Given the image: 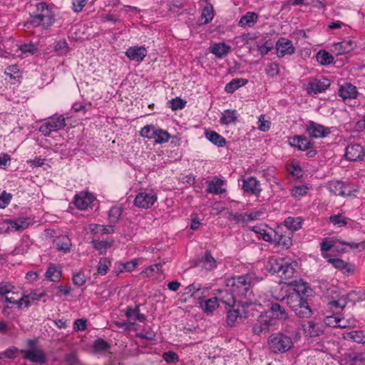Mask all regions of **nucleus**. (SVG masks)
Masks as SVG:
<instances>
[{
	"mask_svg": "<svg viewBox=\"0 0 365 365\" xmlns=\"http://www.w3.org/2000/svg\"><path fill=\"white\" fill-rule=\"evenodd\" d=\"M308 190L309 188L306 185L296 186L292 190V195L295 197H302L307 193Z\"/></svg>",
	"mask_w": 365,
	"mask_h": 365,
	"instance_id": "obj_52",
	"label": "nucleus"
},
{
	"mask_svg": "<svg viewBox=\"0 0 365 365\" xmlns=\"http://www.w3.org/2000/svg\"><path fill=\"white\" fill-rule=\"evenodd\" d=\"M258 123V128L263 132H266L270 128V122L264 120V116L262 115L259 116Z\"/></svg>",
	"mask_w": 365,
	"mask_h": 365,
	"instance_id": "obj_60",
	"label": "nucleus"
},
{
	"mask_svg": "<svg viewBox=\"0 0 365 365\" xmlns=\"http://www.w3.org/2000/svg\"><path fill=\"white\" fill-rule=\"evenodd\" d=\"M330 81L325 78H312L307 86L309 94H317L325 91L330 86Z\"/></svg>",
	"mask_w": 365,
	"mask_h": 365,
	"instance_id": "obj_8",
	"label": "nucleus"
},
{
	"mask_svg": "<svg viewBox=\"0 0 365 365\" xmlns=\"http://www.w3.org/2000/svg\"><path fill=\"white\" fill-rule=\"evenodd\" d=\"M87 320L84 319H78L75 320L73 323V329L76 331H83L86 329Z\"/></svg>",
	"mask_w": 365,
	"mask_h": 365,
	"instance_id": "obj_64",
	"label": "nucleus"
},
{
	"mask_svg": "<svg viewBox=\"0 0 365 365\" xmlns=\"http://www.w3.org/2000/svg\"><path fill=\"white\" fill-rule=\"evenodd\" d=\"M206 138L218 147H223L226 144V140L221 135L213 130L205 131Z\"/></svg>",
	"mask_w": 365,
	"mask_h": 365,
	"instance_id": "obj_27",
	"label": "nucleus"
},
{
	"mask_svg": "<svg viewBox=\"0 0 365 365\" xmlns=\"http://www.w3.org/2000/svg\"><path fill=\"white\" fill-rule=\"evenodd\" d=\"M365 336L362 331H352L347 334L346 339H351L356 343H364Z\"/></svg>",
	"mask_w": 365,
	"mask_h": 365,
	"instance_id": "obj_45",
	"label": "nucleus"
},
{
	"mask_svg": "<svg viewBox=\"0 0 365 365\" xmlns=\"http://www.w3.org/2000/svg\"><path fill=\"white\" fill-rule=\"evenodd\" d=\"M352 48L353 42L350 40L338 42L333 45V51L335 52L337 56L348 53Z\"/></svg>",
	"mask_w": 365,
	"mask_h": 365,
	"instance_id": "obj_25",
	"label": "nucleus"
},
{
	"mask_svg": "<svg viewBox=\"0 0 365 365\" xmlns=\"http://www.w3.org/2000/svg\"><path fill=\"white\" fill-rule=\"evenodd\" d=\"M153 138L155 139V142L159 144L168 142L170 138V134L168 131L162 129H156Z\"/></svg>",
	"mask_w": 365,
	"mask_h": 365,
	"instance_id": "obj_37",
	"label": "nucleus"
},
{
	"mask_svg": "<svg viewBox=\"0 0 365 365\" xmlns=\"http://www.w3.org/2000/svg\"><path fill=\"white\" fill-rule=\"evenodd\" d=\"M302 326L303 327L304 333L307 336L316 337L322 333V330L320 329L319 325L313 321H309L306 324H302Z\"/></svg>",
	"mask_w": 365,
	"mask_h": 365,
	"instance_id": "obj_22",
	"label": "nucleus"
},
{
	"mask_svg": "<svg viewBox=\"0 0 365 365\" xmlns=\"http://www.w3.org/2000/svg\"><path fill=\"white\" fill-rule=\"evenodd\" d=\"M339 96L344 99H353L357 96L356 86L351 83H345L339 88Z\"/></svg>",
	"mask_w": 365,
	"mask_h": 365,
	"instance_id": "obj_23",
	"label": "nucleus"
},
{
	"mask_svg": "<svg viewBox=\"0 0 365 365\" xmlns=\"http://www.w3.org/2000/svg\"><path fill=\"white\" fill-rule=\"evenodd\" d=\"M364 155V148L359 144L349 145L346 148L345 157L350 161L361 160Z\"/></svg>",
	"mask_w": 365,
	"mask_h": 365,
	"instance_id": "obj_13",
	"label": "nucleus"
},
{
	"mask_svg": "<svg viewBox=\"0 0 365 365\" xmlns=\"http://www.w3.org/2000/svg\"><path fill=\"white\" fill-rule=\"evenodd\" d=\"M138 336L141 339L153 341L155 339V333L151 329H145L142 332L139 333Z\"/></svg>",
	"mask_w": 365,
	"mask_h": 365,
	"instance_id": "obj_61",
	"label": "nucleus"
},
{
	"mask_svg": "<svg viewBox=\"0 0 365 365\" xmlns=\"http://www.w3.org/2000/svg\"><path fill=\"white\" fill-rule=\"evenodd\" d=\"M311 292L312 290L308 286L307 283L302 281H295L294 288L292 292V294H297V295L304 297V298L307 299Z\"/></svg>",
	"mask_w": 365,
	"mask_h": 365,
	"instance_id": "obj_24",
	"label": "nucleus"
},
{
	"mask_svg": "<svg viewBox=\"0 0 365 365\" xmlns=\"http://www.w3.org/2000/svg\"><path fill=\"white\" fill-rule=\"evenodd\" d=\"M341 319L334 317V316H329L327 317L325 319V323L329 326L333 327H340V328H345L347 327L345 324H341Z\"/></svg>",
	"mask_w": 365,
	"mask_h": 365,
	"instance_id": "obj_46",
	"label": "nucleus"
},
{
	"mask_svg": "<svg viewBox=\"0 0 365 365\" xmlns=\"http://www.w3.org/2000/svg\"><path fill=\"white\" fill-rule=\"evenodd\" d=\"M66 126L65 118L62 116H52L46 120L39 128V131L48 136L53 131H57Z\"/></svg>",
	"mask_w": 365,
	"mask_h": 365,
	"instance_id": "obj_6",
	"label": "nucleus"
},
{
	"mask_svg": "<svg viewBox=\"0 0 365 365\" xmlns=\"http://www.w3.org/2000/svg\"><path fill=\"white\" fill-rule=\"evenodd\" d=\"M93 195L88 192H81L76 194L74 199V205L79 210H86L93 202Z\"/></svg>",
	"mask_w": 365,
	"mask_h": 365,
	"instance_id": "obj_17",
	"label": "nucleus"
},
{
	"mask_svg": "<svg viewBox=\"0 0 365 365\" xmlns=\"http://www.w3.org/2000/svg\"><path fill=\"white\" fill-rule=\"evenodd\" d=\"M345 356L351 362H359L365 364V354L362 352L349 351L345 354Z\"/></svg>",
	"mask_w": 365,
	"mask_h": 365,
	"instance_id": "obj_36",
	"label": "nucleus"
},
{
	"mask_svg": "<svg viewBox=\"0 0 365 365\" xmlns=\"http://www.w3.org/2000/svg\"><path fill=\"white\" fill-rule=\"evenodd\" d=\"M270 312L272 313V318L275 317L279 319L287 318V313L284 308L278 303L272 304Z\"/></svg>",
	"mask_w": 365,
	"mask_h": 365,
	"instance_id": "obj_31",
	"label": "nucleus"
},
{
	"mask_svg": "<svg viewBox=\"0 0 365 365\" xmlns=\"http://www.w3.org/2000/svg\"><path fill=\"white\" fill-rule=\"evenodd\" d=\"M214 16L213 7L212 6H205L201 14V21L203 24L210 23Z\"/></svg>",
	"mask_w": 365,
	"mask_h": 365,
	"instance_id": "obj_40",
	"label": "nucleus"
},
{
	"mask_svg": "<svg viewBox=\"0 0 365 365\" xmlns=\"http://www.w3.org/2000/svg\"><path fill=\"white\" fill-rule=\"evenodd\" d=\"M237 119V113L235 110H225L220 118V122L225 125L235 123Z\"/></svg>",
	"mask_w": 365,
	"mask_h": 365,
	"instance_id": "obj_29",
	"label": "nucleus"
},
{
	"mask_svg": "<svg viewBox=\"0 0 365 365\" xmlns=\"http://www.w3.org/2000/svg\"><path fill=\"white\" fill-rule=\"evenodd\" d=\"M122 214V210L120 207H112L108 212V220L110 222H117Z\"/></svg>",
	"mask_w": 365,
	"mask_h": 365,
	"instance_id": "obj_44",
	"label": "nucleus"
},
{
	"mask_svg": "<svg viewBox=\"0 0 365 365\" xmlns=\"http://www.w3.org/2000/svg\"><path fill=\"white\" fill-rule=\"evenodd\" d=\"M247 312L244 310L241 312L238 308H232L227 311V324L228 326L232 327L234 323L237 320L242 321L243 319L247 318Z\"/></svg>",
	"mask_w": 365,
	"mask_h": 365,
	"instance_id": "obj_19",
	"label": "nucleus"
},
{
	"mask_svg": "<svg viewBox=\"0 0 365 365\" xmlns=\"http://www.w3.org/2000/svg\"><path fill=\"white\" fill-rule=\"evenodd\" d=\"M86 282V277L83 273H77L73 276V282L78 287L83 286Z\"/></svg>",
	"mask_w": 365,
	"mask_h": 365,
	"instance_id": "obj_59",
	"label": "nucleus"
},
{
	"mask_svg": "<svg viewBox=\"0 0 365 365\" xmlns=\"http://www.w3.org/2000/svg\"><path fill=\"white\" fill-rule=\"evenodd\" d=\"M228 219L230 220L235 221L236 222L245 223L246 216H245V214L242 215V214L238 213V212H237V213L230 212L229 215H228Z\"/></svg>",
	"mask_w": 365,
	"mask_h": 365,
	"instance_id": "obj_62",
	"label": "nucleus"
},
{
	"mask_svg": "<svg viewBox=\"0 0 365 365\" xmlns=\"http://www.w3.org/2000/svg\"><path fill=\"white\" fill-rule=\"evenodd\" d=\"M195 266L204 268L207 270H212L217 267V262L215 259L212 256L210 251H206L204 256L199 259Z\"/></svg>",
	"mask_w": 365,
	"mask_h": 365,
	"instance_id": "obj_16",
	"label": "nucleus"
},
{
	"mask_svg": "<svg viewBox=\"0 0 365 365\" xmlns=\"http://www.w3.org/2000/svg\"><path fill=\"white\" fill-rule=\"evenodd\" d=\"M54 243L58 251L67 253L71 250V242L70 239L66 235L58 237L55 240Z\"/></svg>",
	"mask_w": 365,
	"mask_h": 365,
	"instance_id": "obj_26",
	"label": "nucleus"
},
{
	"mask_svg": "<svg viewBox=\"0 0 365 365\" xmlns=\"http://www.w3.org/2000/svg\"><path fill=\"white\" fill-rule=\"evenodd\" d=\"M204 312L207 314H211L219 306L217 297H212L205 301V304L202 305Z\"/></svg>",
	"mask_w": 365,
	"mask_h": 365,
	"instance_id": "obj_38",
	"label": "nucleus"
},
{
	"mask_svg": "<svg viewBox=\"0 0 365 365\" xmlns=\"http://www.w3.org/2000/svg\"><path fill=\"white\" fill-rule=\"evenodd\" d=\"M164 360L168 363H175L179 361L178 355L174 351L165 352L163 355Z\"/></svg>",
	"mask_w": 365,
	"mask_h": 365,
	"instance_id": "obj_56",
	"label": "nucleus"
},
{
	"mask_svg": "<svg viewBox=\"0 0 365 365\" xmlns=\"http://www.w3.org/2000/svg\"><path fill=\"white\" fill-rule=\"evenodd\" d=\"M317 58L318 62L322 65L330 64L334 60L332 55L325 51H319L317 53Z\"/></svg>",
	"mask_w": 365,
	"mask_h": 365,
	"instance_id": "obj_43",
	"label": "nucleus"
},
{
	"mask_svg": "<svg viewBox=\"0 0 365 365\" xmlns=\"http://www.w3.org/2000/svg\"><path fill=\"white\" fill-rule=\"evenodd\" d=\"M269 264L270 271L277 274L282 279H289L294 276V267L284 259L272 260Z\"/></svg>",
	"mask_w": 365,
	"mask_h": 365,
	"instance_id": "obj_5",
	"label": "nucleus"
},
{
	"mask_svg": "<svg viewBox=\"0 0 365 365\" xmlns=\"http://www.w3.org/2000/svg\"><path fill=\"white\" fill-rule=\"evenodd\" d=\"M23 357L33 363L43 364L46 361V357L43 351L37 348H32L28 350H21Z\"/></svg>",
	"mask_w": 365,
	"mask_h": 365,
	"instance_id": "obj_10",
	"label": "nucleus"
},
{
	"mask_svg": "<svg viewBox=\"0 0 365 365\" xmlns=\"http://www.w3.org/2000/svg\"><path fill=\"white\" fill-rule=\"evenodd\" d=\"M61 277V272L51 264L46 272V277L51 282H58Z\"/></svg>",
	"mask_w": 365,
	"mask_h": 365,
	"instance_id": "obj_32",
	"label": "nucleus"
},
{
	"mask_svg": "<svg viewBox=\"0 0 365 365\" xmlns=\"http://www.w3.org/2000/svg\"><path fill=\"white\" fill-rule=\"evenodd\" d=\"M111 262L110 261L106 258V257H102L100 259L97 267V272L98 274L101 275H105L108 268L110 267Z\"/></svg>",
	"mask_w": 365,
	"mask_h": 365,
	"instance_id": "obj_41",
	"label": "nucleus"
},
{
	"mask_svg": "<svg viewBox=\"0 0 365 365\" xmlns=\"http://www.w3.org/2000/svg\"><path fill=\"white\" fill-rule=\"evenodd\" d=\"M277 55L282 58L285 55H291L295 52L292 42L285 38H279L276 43Z\"/></svg>",
	"mask_w": 365,
	"mask_h": 365,
	"instance_id": "obj_11",
	"label": "nucleus"
},
{
	"mask_svg": "<svg viewBox=\"0 0 365 365\" xmlns=\"http://www.w3.org/2000/svg\"><path fill=\"white\" fill-rule=\"evenodd\" d=\"M264 71L267 76L274 77L279 73V64L275 62L272 63L267 66Z\"/></svg>",
	"mask_w": 365,
	"mask_h": 365,
	"instance_id": "obj_48",
	"label": "nucleus"
},
{
	"mask_svg": "<svg viewBox=\"0 0 365 365\" xmlns=\"http://www.w3.org/2000/svg\"><path fill=\"white\" fill-rule=\"evenodd\" d=\"M30 16L31 20L29 23L34 27L41 26L48 28L51 26L54 20L52 8L45 2L36 4Z\"/></svg>",
	"mask_w": 365,
	"mask_h": 365,
	"instance_id": "obj_2",
	"label": "nucleus"
},
{
	"mask_svg": "<svg viewBox=\"0 0 365 365\" xmlns=\"http://www.w3.org/2000/svg\"><path fill=\"white\" fill-rule=\"evenodd\" d=\"M157 200V195L153 192H139L135 200L134 205L138 207L148 209L153 206Z\"/></svg>",
	"mask_w": 365,
	"mask_h": 365,
	"instance_id": "obj_9",
	"label": "nucleus"
},
{
	"mask_svg": "<svg viewBox=\"0 0 365 365\" xmlns=\"http://www.w3.org/2000/svg\"><path fill=\"white\" fill-rule=\"evenodd\" d=\"M12 195L10 193L4 191L0 195V208H5L10 203Z\"/></svg>",
	"mask_w": 365,
	"mask_h": 365,
	"instance_id": "obj_55",
	"label": "nucleus"
},
{
	"mask_svg": "<svg viewBox=\"0 0 365 365\" xmlns=\"http://www.w3.org/2000/svg\"><path fill=\"white\" fill-rule=\"evenodd\" d=\"M284 300L299 318H309L312 315V310L307 302V299L304 297L289 293L286 298L282 299Z\"/></svg>",
	"mask_w": 365,
	"mask_h": 365,
	"instance_id": "obj_3",
	"label": "nucleus"
},
{
	"mask_svg": "<svg viewBox=\"0 0 365 365\" xmlns=\"http://www.w3.org/2000/svg\"><path fill=\"white\" fill-rule=\"evenodd\" d=\"M201 289V285L200 284H195V283H193V284H191L190 285H188L185 289V294H190V296H193L194 294H195L197 292H198L199 290H200Z\"/></svg>",
	"mask_w": 365,
	"mask_h": 365,
	"instance_id": "obj_63",
	"label": "nucleus"
},
{
	"mask_svg": "<svg viewBox=\"0 0 365 365\" xmlns=\"http://www.w3.org/2000/svg\"><path fill=\"white\" fill-rule=\"evenodd\" d=\"M170 108L173 110H177L179 109H182L185 106V101H183L180 98H175L169 101Z\"/></svg>",
	"mask_w": 365,
	"mask_h": 365,
	"instance_id": "obj_53",
	"label": "nucleus"
},
{
	"mask_svg": "<svg viewBox=\"0 0 365 365\" xmlns=\"http://www.w3.org/2000/svg\"><path fill=\"white\" fill-rule=\"evenodd\" d=\"M293 344L292 338L282 332L273 334L268 339L269 348L274 354L285 353Z\"/></svg>",
	"mask_w": 365,
	"mask_h": 365,
	"instance_id": "obj_4",
	"label": "nucleus"
},
{
	"mask_svg": "<svg viewBox=\"0 0 365 365\" xmlns=\"http://www.w3.org/2000/svg\"><path fill=\"white\" fill-rule=\"evenodd\" d=\"M275 324V320L267 315H260L252 327L255 334L259 335L268 332Z\"/></svg>",
	"mask_w": 365,
	"mask_h": 365,
	"instance_id": "obj_7",
	"label": "nucleus"
},
{
	"mask_svg": "<svg viewBox=\"0 0 365 365\" xmlns=\"http://www.w3.org/2000/svg\"><path fill=\"white\" fill-rule=\"evenodd\" d=\"M65 361L68 365H79L80 361L76 353H69L66 354Z\"/></svg>",
	"mask_w": 365,
	"mask_h": 365,
	"instance_id": "obj_58",
	"label": "nucleus"
},
{
	"mask_svg": "<svg viewBox=\"0 0 365 365\" xmlns=\"http://www.w3.org/2000/svg\"><path fill=\"white\" fill-rule=\"evenodd\" d=\"M289 143L292 146L296 147L300 150H308L312 145L308 138L302 135H295L291 138Z\"/></svg>",
	"mask_w": 365,
	"mask_h": 365,
	"instance_id": "obj_20",
	"label": "nucleus"
},
{
	"mask_svg": "<svg viewBox=\"0 0 365 365\" xmlns=\"http://www.w3.org/2000/svg\"><path fill=\"white\" fill-rule=\"evenodd\" d=\"M162 267L161 263H156L145 268L142 272L144 277H150L154 272H159Z\"/></svg>",
	"mask_w": 365,
	"mask_h": 365,
	"instance_id": "obj_51",
	"label": "nucleus"
},
{
	"mask_svg": "<svg viewBox=\"0 0 365 365\" xmlns=\"http://www.w3.org/2000/svg\"><path fill=\"white\" fill-rule=\"evenodd\" d=\"M56 51L60 55L66 53L68 51V43L66 41H59L55 46Z\"/></svg>",
	"mask_w": 365,
	"mask_h": 365,
	"instance_id": "obj_57",
	"label": "nucleus"
},
{
	"mask_svg": "<svg viewBox=\"0 0 365 365\" xmlns=\"http://www.w3.org/2000/svg\"><path fill=\"white\" fill-rule=\"evenodd\" d=\"M302 220L301 217H289L284 220V225L290 230H298L301 228Z\"/></svg>",
	"mask_w": 365,
	"mask_h": 365,
	"instance_id": "obj_34",
	"label": "nucleus"
},
{
	"mask_svg": "<svg viewBox=\"0 0 365 365\" xmlns=\"http://www.w3.org/2000/svg\"><path fill=\"white\" fill-rule=\"evenodd\" d=\"M156 128L153 125L144 126L140 130V135L147 138H153Z\"/></svg>",
	"mask_w": 365,
	"mask_h": 365,
	"instance_id": "obj_49",
	"label": "nucleus"
},
{
	"mask_svg": "<svg viewBox=\"0 0 365 365\" xmlns=\"http://www.w3.org/2000/svg\"><path fill=\"white\" fill-rule=\"evenodd\" d=\"M328 262L331 263L335 268L345 272H351V269L349 267V264L342 260L341 259H329Z\"/></svg>",
	"mask_w": 365,
	"mask_h": 365,
	"instance_id": "obj_42",
	"label": "nucleus"
},
{
	"mask_svg": "<svg viewBox=\"0 0 365 365\" xmlns=\"http://www.w3.org/2000/svg\"><path fill=\"white\" fill-rule=\"evenodd\" d=\"M307 131L309 134V136L314 138H324L329 133V130L327 128L314 121L309 122L307 125Z\"/></svg>",
	"mask_w": 365,
	"mask_h": 365,
	"instance_id": "obj_14",
	"label": "nucleus"
},
{
	"mask_svg": "<svg viewBox=\"0 0 365 365\" xmlns=\"http://www.w3.org/2000/svg\"><path fill=\"white\" fill-rule=\"evenodd\" d=\"M258 16L255 12H247L245 15L242 16L239 21V25L241 26H251L257 20Z\"/></svg>",
	"mask_w": 365,
	"mask_h": 365,
	"instance_id": "obj_33",
	"label": "nucleus"
},
{
	"mask_svg": "<svg viewBox=\"0 0 365 365\" xmlns=\"http://www.w3.org/2000/svg\"><path fill=\"white\" fill-rule=\"evenodd\" d=\"M148 51L145 46H135L129 47L125 51V56L131 61L141 62L147 56Z\"/></svg>",
	"mask_w": 365,
	"mask_h": 365,
	"instance_id": "obj_12",
	"label": "nucleus"
},
{
	"mask_svg": "<svg viewBox=\"0 0 365 365\" xmlns=\"http://www.w3.org/2000/svg\"><path fill=\"white\" fill-rule=\"evenodd\" d=\"M242 189L245 192H250L255 195H259L262 190L259 182L253 177L248 178L243 180Z\"/></svg>",
	"mask_w": 365,
	"mask_h": 365,
	"instance_id": "obj_18",
	"label": "nucleus"
},
{
	"mask_svg": "<svg viewBox=\"0 0 365 365\" xmlns=\"http://www.w3.org/2000/svg\"><path fill=\"white\" fill-rule=\"evenodd\" d=\"M207 182L206 192L208 193L220 195L226 192V189L222 187L225 182L221 179L215 178V180H209Z\"/></svg>",
	"mask_w": 365,
	"mask_h": 365,
	"instance_id": "obj_21",
	"label": "nucleus"
},
{
	"mask_svg": "<svg viewBox=\"0 0 365 365\" xmlns=\"http://www.w3.org/2000/svg\"><path fill=\"white\" fill-rule=\"evenodd\" d=\"M247 80L245 78H234L230 83H227L225 91L228 93H234L237 88L245 86Z\"/></svg>",
	"mask_w": 365,
	"mask_h": 365,
	"instance_id": "obj_30",
	"label": "nucleus"
},
{
	"mask_svg": "<svg viewBox=\"0 0 365 365\" xmlns=\"http://www.w3.org/2000/svg\"><path fill=\"white\" fill-rule=\"evenodd\" d=\"M349 302L355 304L356 302L363 301L365 299V294L361 291H351L349 293Z\"/></svg>",
	"mask_w": 365,
	"mask_h": 365,
	"instance_id": "obj_50",
	"label": "nucleus"
},
{
	"mask_svg": "<svg viewBox=\"0 0 365 365\" xmlns=\"http://www.w3.org/2000/svg\"><path fill=\"white\" fill-rule=\"evenodd\" d=\"M259 279L255 274L234 277L227 280V286L233 296L250 298L252 295V286Z\"/></svg>",
	"mask_w": 365,
	"mask_h": 365,
	"instance_id": "obj_1",
	"label": "nucleus"
},
{
	"mask_svg": "<svg viewBox=\"0 0 365 365\" xmlns=\"http://www.w3.org/2000/svg\"><path fill=\"white\" fill-rule=\"evenodd\" d=\"M328 189L336 195L342 197L351 195V190L348 189L341 181H330L328 184Z\"/></svg>",
	"mask_w": 365,
	"mask_h": 365,
	"instance_id": "obj_15",
	"label": "nucleus"
},
{
	"mask_svg": "<svg viewBox=\"0 0 365 365\" xmlns=\"http://www.w3.org/2000/svg\"><path fill=\"white\" fill-rule=\"evenodd\" d=\"M13 288V286L9 283H0V295L4 297L10 294L15 295L16 294L12 291Z\"/></svg>",
	"mask_w": 365,
	"mask_h": 365,
	"instance_id": "obj_54",
	"label": "nucleus"
},
{
	"mask_svg": "<svg viewBox=\"0 0 365 365\" xmlns=\"http://www.w3.org/2000/svg\"><path fill=\"white\" fill-rule=\"evenodd\" d=\"M329 220L333 225L338 227H344L347 224L346 218L341 214L331 215Z\"/></svg>",
	"mask_w": 365,
	"mask_h": 365,
	"instance_id": "obj_47",
	"label": "nucleus"
},
{
	"mask_svg": "<svg viewBox=\"0 0 365 365\" xmlns=\"http://www.w3.org/2000/svg\"><path fill=\"white\" fill-rule=\"evenodd\" d=\"M230 50V46L225 43H219L214 44L210 47V52L218 58H222L227 55Z\"/></svg>",
	"mask_w": 365,
	"mask_h": 365,
	"instance_id": "obj_28",
	"label": "nucleus"
},
{
	"mask_svg": "<svg viewBox=\"0 0 365 365\" xmlns=\"http://www.w3.org/2000/svg\"><path fill=\"white\" fill-rule=\"evenodd\" d=\"M8 223L10 225L9 228L14 231H19L27 228L29 225L28 219H18L16 220H8Z\"/></svg>",
	"mask_w": 365,
	"mask_h": 365,
	"instance_id": "obj_35",
	"label": "nucleus"
},
{
	"mask_svg": "<svg viewBox=\"0 0 365 365\" xmlns=\"http://www.w3.org/2000/svg\"><path fill=\"white\" fill-rule=\"evenodd\" d=\"M93 348L95 352L108 351L110 345L104 339L98 338L94 341Z\"/></svg>",
	"mask_w": 365,
	"mask_h": 365,
	"instance_id": "obj_39",
	"label": "nucleus"
}]
</instances>
